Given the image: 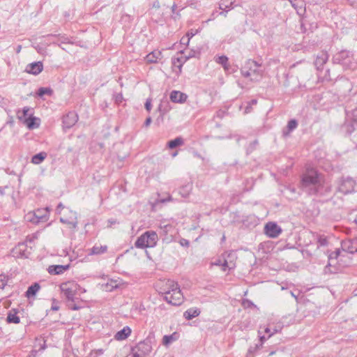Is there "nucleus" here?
Listing matches in <instances>:
<instances>
[{
	"mask_svg": "<svg viewBox=\"0 0 357 357\" xmlns=\"http://www.w3.org/2000/svg\"><path fill=\"white\" fill-rule=\"evenodd\" d=\"M324 177V175L317 169L307 167L305 172L301 175L300 181L301 188L310 195V189L315 188Z\"/></svg>",
	"mask_w": 357,
	"mask_h": 357,
	"instance_id": "1",
	"label": "nucleus"
},
{
	"mask_svg": "<svg viewBox=\"0 0 357 357\" xmlns=\"http://www.w3.org/2000/svg\"><path fill=\"white\" fill-rule=\"evenodd\" d=\"M333 63L341 65L344 69H355L356 63L354 61V54L348 50H341L333 56Z\"/></svg>",
	"mask_w": 357,
	"mask_h": 357,
	"instance_id": "2",
	"label": "nucleus"
},
{
	"mask_svg": "<svg viewBox=\"0 0 357 357\" xmlns=\"http://www.w3.org/2000/svg\"><path fill=\"white\" fill-rule=\"evenodd\" d=\"M158 237L155 231L149 230L139 236L135 242L137 248H154L158 243Z\"/></svg>",
	"mask_w": 357,
	"mask_h": 357,
	"instance_id": "3",
	"label": "nucleus"
},
{
	"mask_svg": "<svg viewBox=\"0 0 357 357\" xmlns=\"http://www.w3.org/2000/svg\"><path fill=\"white\" fill-rule=\"evenodd\" d=\"M166 285L168 287L164 290L162 294H169V297L173 301L172 305L178 306L181 305L183 301V296L178 283L174 282L173 280H168Z\"/></svg>",
	"mask_w": 357,
	"mask_h": 357,
	"instance_id": "4",
	"label": "nucleus"
},
{
	"mask_svg": "<svg viewBox=\"0 0 357 357\" xmlns=\"http://www.w3.org/2000/svg\"><path fill=\"white\" fill-rule=\"evenodd\" d=\"M156 344L155 334L153 331L149 333L146 337L138 342L134 347L142 354L148 356L153 350V346Z\"/></svg>",
	"mask_w": 357,
	"mask_h": 357,
	"instance_id": "5",
	"label": "nucleus"
},
{
	"mask_svg": "<svg viewBox=\"0 0 357 357\" xmlns=\"http://www.w3.org/2000/svg\"><path fill=\"white\" fill-rule=\"evenodd\" d=\"M331 185L326 183L324 178L319 181V184H317L315 188L310 189L309 195L326 196L331 193Z\"/></svg>",
	"mask_w": 357,
	"mask_h": 357,
	"instance_id": "6",
	"label": "nucleus"
},
{
	"mask_svg": "<svg viewBox=\"0 0 357 357\" xmlns=\"http://www.w3.org/2000/svg\"><path fill=\"white\" fill-rule=\"evenodd\" d=\"M60 288L67 302L75 300V296L77 292V284L65 282L61 284Z\"/></svg>",
	"mask_w": 357,
	"mask_h": 357,
	"instance_id": "7",
	"label": "nucleus"
},
{
	"mask_svg": "<svg viewBox=\"0 0 357 357\" xmlns=\"http://www.w3.org/2000/svg\"><path fill=\"white\" fill-rule=\"evenodd\" d=\"M356 181L351 177L342 178L338 185V191L347 195L355 190Z\"/></svg>",
	"mask_w": 357,
	"mask_h": 357,
	"instance_id": "8",
	"label": "nucleus"
},
{
	"mask_svg": "<svg viewBox=\"0 0 357 357\" xmlns=\"http://www.w3.org/2000/svg\"><path fill=\"white\" fill-rule=\"evenodd\" d=\"M79 119L78 114L75 111H70L62 117L63 130L66 131L75 125Z\"/></svg>",
	"mask_w": 357,
	"mask_h": 357,
	"instance_id": "9",
	"label": "nucleus"
},
{
	"mask_svg": "<svg viewBox=\"0 0 357 357\" xmlns=\"http://www.w3.org/2000/svg\"><path fill=\"white\" fill-rule=\"evenodd\" d=\"M264 234L269 238H276L282 232V228L275 222H267L264 228Z\"/></svg>",
	"mask_w": 357,
	"mask_h": 357,
	"instance_id": "10",
	"label": "nucleus"
},
{
	"mask_svg": "<svg viewBox=\"0 0 357 357\" xmlns=\"http://www.w3.org/2000/svg\"><path fill=\"white\" fill-rule=\"evenodd\" d=\"M26 220L34 225L45 222L48 220L47 211L45 212V214H43L40 210H37L33 213H29L26 215Z\"/></svg>",
	"mask_w": 357,
	"mask_h": 357,
	"instance_id": "11",
	"label": "nucleus"
},
{
	"mask_svg": "<svg viewBox=\"0 0 357 357\" xmlns=\"http://www.w3.org/2000/svg\"><path fill=\"white\" fill-rule=\"evenodd\" d=\"M340 254V249H336V250H335V251L327 250L326 255H328V263L324 267V273H336V268H334V270L331 269V267L333 265L331 264V261L333 259H337V257H339Z\"/></svg>",
	"mask_w": 357,
	"mask_h": 357,
	"instance_id": "12",
	"label": "nucleus"
},
{
	"mask_svg": "<svg viewBox=\"0 0 357 357\" xmlns=\"http://www.w3.org/2000/svg\"><path fill=\"white\" fill-rule=\"evenodd\" d=\"M342 248L350 254L357 252V237L342 241L341 243Z\"/></svg>",
	"mask_w": 357,
	"mask_h": 357,
	"instance_id": "13",
	"label": "nucleus"
},
{
	"mask_svg": "<svg viewBox=\"0 0 357 357\" xmlns=\"http://www.w3.org/2000/svg\"><path fill=\"white\" fill-rule=\"evenodd\" d=\"M43 70V64L42 61H35L28 64L25 71L29 74L37 75Z\"/></svg>",
	"mask_w": 357,
	"mask_h": 357,
	"instance_id": "14",
	"label": "nucleus"
},
{
	"mask_svg": "<svg viewBox=\"0 0 357 357\" xmlns=\"http://www.w3.org/2000/svg\"><path fill=\"white\" fill-rule=\"evenodd\" d=\"M328 59V55L326 52H321L318 55L314 62L317 72L323 73L324 65Z\"/></svg>",
	"mask_w": 357,
	"mask_h": 357,
	"instance_id": "15",
	"label": "nucleus"
},
{
	"mask_svg": "<svg viewBox=\"0 0 357 357\" xmlns=\"http://www.w3.org/2000/svg\"><path fill=\"white\" fill-rule=\"evenodd\" d=\"M188 95L180 91L174 90L170 93L169 98L170 100L175 103H184L188 98Z\"/></svg>",
	"mask_w": 357,
	"mask_h": 357,
	"instance_id": "16",
	"label": "nucleus"
},
{
	"mask_svg": "<svg viewBox=\"0 0 357 357\" xmlns=\"http://www.w3.org/2000/svg\"><path fill=\"white\" fill-rule=\"evenodd\" d=\"M40 121V118L34 116L32 113H30L27 119H25L24 124L29 130H33L39 128Z\"/></svg>",
	"mask_w": 357,
	"mask_h": 357,
	"instance_id": "17",
	"label": "nucleus"
},
{
	"mask_svg": "<svg viewBox=\"0 0 357 357\" xmlns=\"http://www.w3.org/2000/svg\"><path fill=\"white\" fill-rule=\"evenodd\" d=\"M70 264L66 265H50L47 271L50 275H61L70 268Z\"/></svg>",
	"mask_w": 357,
	"mask_h": 357,
	"instance_id": "18",
	"label": "nucleus"
},
{
	"mask_svg": "<svg viewBox=\"0 0 357 357\" xmlns=\"http://www.w3.org/2000/svg\"><path fill=\"white\" fill-rule=\"evenodd\" d=\"M298 126V122L295 119H291L287 122V125L282 129V136L287 137Z\"/></svg>",
	"mask_w": 357,
	"mask_h": 357,
	"instance_id": "19",
	"label": "nucleus"
},
{
	"mask_svg": "<svg viewBox=\"0 0 357 357\" xmlns=\"http://www.w3.org/2000/svg\"><path fill=\"white\" fill-rule=\"evenodd\" d=\"M238 6L240 4L236 3V0H220L219 2V8L226 13Z\"/></svg>",
	"mask_w": 357,
	"mask_h": 357,
	"instance_id": "20",
	"label": "nucleus"
},
{
	"mask_svg": "<svg viewBox=\"0 0 357 357\" xmlns=\"http://www.w3.org/2000/svg\"><path fill=\"white\" fill-rule=\"evenodd\" d=\"M191 54H186L184 56H181L180 57H173L172 59V65L174 66V67H176L178 68V71L179 73L181 72V68H182V66L183 65V63L187 61L189 59H190V56Z\"/></svg>",
	"mask_w": 357,
	"mask_h": 357,
	"instance_id": "21",
	"label": "nucleus"
},
{
	"mask_svg": "<svg viewBox=\"0 0 357 357\" xmlns=\"http://www.w3.org/2000/svg\"><path fill=\"white\" fill-rule=\"evenodd\" d=\"M131 332V328L129 326H124L121 330H120L115 334L114 338L116 340H126L130 336Z\"/></svg>",
	"mask_w": 357,
	"mask_h": 357,
	"instance_id": "22",
	"label": "nucleus"
},
{
	"mask_svg": "<svg viewBox=\"0 0 357 357\" xmlns=\"http://www.w3.org/2000/svg\"><path fill=\"white\" fill-rule=\"evenodd\" d=\"M201 313V311L197 307H191L188 309L185 312L183 313V317L187 320H191L193 318H195L198 317Z\"/></svg>",
	"mask_w": 357,
	"mask_h": 357,
	"instance_id": "23",
	"label": "nucleus"
},
{
	"mask_svg": "<svg viewBox=\"0 0 357 357\" xmlns=\"http://www.w3.org/2000/svg\"><path fill=\"white\" fill-rule=\"evenodd\" d=\"M192 190V184L188 183L178 189V194L183 198H187Z\"/></svg>",
	"mask_w": 357,
	"mask_h": 357,
	"instance_id": "24",
	"label": "nucleus"
},
{
	"mask_svg": "<svg viewBox=\"0 0 357 357\" xmlns=\"http://www.w3.org/2000/svg\"><path fill=\"white\" fill-rule=\"evenodd\" d=\"M40 285L39 284V283L34 282L33 284H32L31 285H30L28 287L26 291L25 292V296L28 298L33 297L36 295V294L40 290Z\"/></svg>",
	"mask_w": 357,
	"mask_h": 357,
	"instance_id": "25",
	"label": "nucleus"
},
{
	"mask_svg": "<svg viewBox=\"0 0 357 357\" xmlns=\"http://www.w3.org/2000/svg\"><path fill=\"white\" fill-rule=\"evenodd\" d=\"M59 221L63 223L69 225L70 227L75 229L77 227V220L75 216V213L73 214V217L66 218L61 217Z\"/></svg>",
	"mask_w": 357,
	"mask_h": 357,
	"instance_id": "26",
	"label": "nucleus"
},
{
	"mask_svg": "<svg viewBox=\"0 0 357 357\" xmlns=\"http://www.w3.org/2000/svg\"><path fill=\"white\" fill-rule=\"evenodd\" d=\"M356 127V124L351 120H346L342 125V129L348 136L351 135L355 131Z\"/></svg>",
	"mask_w": 357,
	"mask_h": 357,
	"instance_id": "27",
	"label": "nucleus"
},
{
	"mask_svg": "<svg viewBox=\"0 0 357 357\" xmlns=\"http://www.w3.org/2000/svg\"><path fill=\"white\" fill-rule=\"evenodd\" d=\"M32 110V108L29 107H24L22 108V110H18L17 112V119L21 121L23 123H24V121L25 119H27L29 115L30 114H29V112Z\"/></svg>",
	"mask_w": 357,
	"mask_h": 357,
	"instance_id": "28",
	"label": "nucleus"
},
{
	"mask_svg": "<svg viewBox=\"0 0 357 357\" xmlns=\"http://www.w3.org/2000/svg\"><path fill=\"white\" fill-rule=\"evenodd\" d=\"M107 251V245H94L93 246L89 252V255H99L101 254H104Z\"/></svg>",
	"mask_w": 357,
	"mask_h": 357,
	"instance_id": "29",
	"label": "nucleus"
},
{
	"mask_svg": "<svg viewBox=\"0 0 357 357\" xmlns=\"http://www.w3.org/2000/svg\"><path fill=\"white\" fill-rule=\"evenodd\" d=\"M47 153L45 151H41L38 153L33 155L31 158V162L35 165H39L42 163L47 158Z\"/></svg>",
	"mask_w": 357,
	"mask_h": 357,
	"instance_id": "30",
	"label": "nucleus"
},
{
	"mask_svg": "<svg viewBox=\"0 0 357 357\" xmlns=\"http://www.w3.org/2000/svg\"><path fill=\"white\" fill-rule=\"evenodd\" d=\"M161 52L160 51H153L146 55L145 59L148 63H154L157 62V60L161 56Z\"/></svg>",
	"mask_w": 357,
	"mask_h": 357,
	"instance_id": "31",
	"label": "nucleus"
},
{
	"mask_svg": "<svg viewBox=\"0 0 357 357\" xmlns=\"http://www.w3.org/2000/svg\"><path fill=\"white\" fill-rule=\"evenodd\" d=\"M183 144V139L181 137H177L167 142V147L169 149H174L178 146H182Z\"/></svg>",
	"mask_w": 357,
	"mask_h": 357,
	"instance_id": "32",
	"label": "nucleus"
},
{
	"mask_svg": "<svg viewBox=\"0 0 357 357\" xmlns=\"http://www.w3.org/2000/svg\"><path fill=\"white\" fill-rule=\"evenodd\" d=\"M102 287L106 291H112L119 287V284L117 280H111L109 282L102 284Z\"/></svg>",
	"mask_w": 357,
	"mask_h": 357,
	"instance_id": "33",
	"label": "nucleus"
},
{
	"mask_svg": "<svg viewBox=\"0 0 357 357\" xmlns=\"http://www.w3.org/2000/svg\"><path fill=\"white\" fill-rule=\"evenodd\" d=\"M317 248L320 247H326L328 245V238L327 236L317 234L315 236Z\"/></svg>",
	"mask_w": 357,
	"mask_h": 357,
	"instance_id": "34",
	"label": "nucleus"
},
{
	"mask_svg": "<svg viewBox=\"0 0 357 357\" xmlns=\"http://www.w3.org/2000/svg\"><path fill=\"white\" fill-rule=\"evenodd\" d=\"M13 310L14 311L13 313L11 311L8 313L6 321L9 324H19L20 318L17 315V312L15 309Z\"/></svg>",
	"mask_w": 357,
	"mask_h": 357,
	"instance_id": "35",
	"label": "nucleus"
},
{
	"mask_svg": "<svg viewBox=\"0 0 357 357\" xmlns=\"http://www.w3.org/2000/svg\"><path fill=\"white\" fill-rule=\"evenodd\" d=\"M54 93L53 90L50 87H40L36 94L38 97L43 98L45 95L52 96Z\"/></svg>",
	"mask_w": 357,
	"mask_h": 357,
	"instance_id": "36",
	"label": "nucleus"
},
{
	"mask_svg": "<svg viewBox=\"0 0 357 357\" xmlns=\"http://www.w3.org/2000/svg\"><path fill=\"white\" fill-rule=\"evenodd\" d=\"M178 334L174 332L171 335H165L162 338V344L165 346L169 345L172 342L177 340Z\"/></svg>",
	"mask_w": 357,
	"mask_h": 357,
	"instance_id": "37",
	"label": "nucleus"
},
{
	"mask_svg": "<svg viewBox=\"0 0 357 357\" xmlns=\"http://www.w3.org/2000/svg\"><path fill=\"white\" fill-rule=\"evenodd\" d=\"M317 76L319 79H321L323 81H329L332 79L330 75V70L328 68H324L323 73L319 72L317 73Z\"/></svg>",
	"mask_w": 357,
	"mask_h": 357,
	"instance_id": "38",
	"label": "nucleus"
},
{
	"mask_svg": "<svg viewBox=\"0 0 357 357\" xmlns=\"http://www.w3.org/2000/svg\"><path fill=\"white\" fill-rule=\"evenodd\" d=\"M47 37H49V38L50 37H56V38H58V42H61V43H65V44L70 43V39L65 34H63V35H61V34H58V35H56V34H48L47 36Z\"/></svg>",
	"mask_w": 357,
	"mask_h": 357,
	"instance_id": "39",
	"label": "nucleus"
},
{
	"mask_svg": "<svg viewBox=\"0 0 357 357\" xmlns=\"http://www.w3.org/2000/svg\"><path fill=\"white\" fill-rule=\"evenodd\" d=\"M262 348L261 343L255 344V346H250L248 350L247 357H252L253 354Z\"/></svg>",
	"mask_w": 357,
	"mask_h": 357,
	"instance_id": "40",
	"label": "nucleus"
},
{
	"mask_svg": "<svg viewBox=\"0 0 357 357\" xmlns=\"http://www.w3.org/2000/svg\"><path fill=\"white\" fill-rule=\"evenodd\" d=\"M298 82V79L296 77H294L293 75L289 76L288 75H286V79L284 82V86L287 88L291 87V84L294 83L296 84Z\"/></svg>",
	"mask_w": 357,
	"mask_h": 357,
	"instance_id": "41",
	"label": "nucleus"
},
{
	"mask_svg": "<svg viewBox=\"0 0 357 357\" xmlns=\"http://www.w3.org/2000/svg\"><path fill=\"white\" fill-rule=\"evenodd\" d=\"M158 110L160 113L165 115L169 110V102L167 101L161 102L158 107Z\"/></svg>",
	"mask_w": 357,
	"mask_h": 357,
	"instance_id": "42",
	"label": "nucleus"
},
{
	"mask_svg": "<svg viewBox=\"0 0 357 357\" xmlns=\"http://www.w3.org/2000/svg\"><path fill=\"white\" fill-rule=\"evenodd\" d=\"M15 249L16 250L18 251V253L17 255V257L27 258V256L25 254L26 245L24 244H19L18 247L16 248Z\"/></svg>",
	"mask_w": 357,
	"mask_h": 357,
	"instance_id": "43",
	"label": "nucleus"
},
{
	"mask_svg": "<svg viewBox=\"0 0 357 357\" xmlns=\"http://www.w3.org/2000/svg\"><path fill=\"white\" fill-rule=\"evenodd\" d=\"M241 305L244 309L257 308V305H255L252 301L247 298H244L242 300Z\"/></svg>",
	"mask_w": 357,
	"mask_h": 357,
	"instance_id": "44",
	"label": "nucleus"
},
{
	"mask_svg": "<svg viewBox=\"0 0 357 357\" xmlns=\"http://www.w3.org/2000/svg\"><path fill=\"white\" fill-rule=\"evenodd\" d=\"M238 67L237 65H231L228 63L225 68L224 70L227 74H233L237 72Z\"/></svg>",
	"mask_w": 357,
	"mask_h": 357,
	"instance_id": "45",
	"label": "nucleus"
},
{
	"mask_svg": "<svg viewBox=\"0 0 357 357\" xmlns=\"http://www.w3.org/2000/svg\"><path fill=\"white\" fill-rule=\"evenodd\" d=\"M228 57L225 55H222L215 59L216 63L220 64L224 68L229 63H228Z\"/></svg>",
	"mask_w": 357,
	"mask_h": 357,
	"instance_id": "46",
	"label": "nucleus"
},
{
	"mask_svg": "<svg viewBox=\"0 0 357 357\" xmlns=\"http://www.w3.org/2000/svg\"><path fill=\"white\" fill-rule=\"evenodd\" d=\"M258 144H259V142L257 139H255L254 141L250 142L246 149L247 154H250V153H252L256 149Z\"/></svg>",
	"mask_w": 357,
	"mask_h": 357,
	"instance_id": "47",
	"label": "nucleus"
},
{
	"mask_svg": "<svg viewBox=\"0 0 357 357\" xmlns=\"http://www.w3.org/2000/svg\"><path fill=\"white\" fill-rule=\"evenodd\" d=\"M8 281V276L5 274L0 275V289H3Z\"/></svg>",
	"mask_w": 357,
	"mask_h": 357,
	"instance_id": "48",
	"label": "nucleus"
},
{
	"mask_svg": "<svg viewBox=\"0 0 357 357\" xmlns=\"http://www.w3.org/2000/svg\"><path fill=\"white\" fill-rule=\"evenodd\" d=\"M172 18L174 20H176L177 19H179L180 17H181V15H180V10L177 11L176 9H177V5L174 3V4L172 6Z\"/></svg>",
	"mask_w": 357,
	"mask_h": 357,
	"instance_id": "49",
	"label": "nucleus"
},
{
	"mask_svg": "<svg viewBox=\"0 0 357 357\" xmlns=\"http://www.w3.org/2000/svg\"><path fill=\"white\" fill-rule=\"evenodd\" d=\"M214 265L215 266H221L222 267V271H225L227 268L228 267V263L226 259H224L222 261L221 259L216 260L214 263Z\"/></svg>",
	"mask_w": 357,
	"mask_h": 357,
	"instance_id": "50",
	"label": "nucleus"
},
{
	"mask_svg": "<svg viewBox=\"0 0 357 357\" xmlns=\"http://www.w3.org/2000/svg\"><path fill=\"white\" fill-rule=\"evenodd\" d=\"M67 306L69 310H78L81 308V306L76 304L74 301H68Z\"/></svg>",
	"mask_w": 357,
	"mask_h": 357,
	"instance_id": "51",
	"label": "nucleus"
},
{
	"mask_svg": "<svg viewBox=\"0 0 357 357\" xmlns=\"http://www.w3.org/2000/svg\"><path fill=\"white\" fill-rule=\"evenodd\" d=\"M130 352L132 354V357H145L146 356L144 354H142L138 350H137L136 348L134 347H131L130 348Z\"/></svg>",
	"mask_w": 357,
	"mask_h": 357,
	"instance_id": "52",
	"label": "nucleus"
},
{
	"mask_svg": "<svg viewBox=\"0 0 357 357\" xmlns=\"http://www.w3.org/2000/svg\"><path fill=\"white\" fill-rule=\"evenodd\" d=\"M291 5L296 9L297 13L298 15H302V13L305 12V8L303 7V6H298L296 3H291Z\"/></svg>",
	"mask_w": 357,
	"mask_h": 357,
	"instance_id": "53",
	"label": "nucleus"
},
{
	"mask_svg": "<svg viewBox=\"0 0 357 357\" xmlns=\"http://www.w3.org/2000/svg\"><path fill=\"white\" fill-rule=\"evenodd\" d=\"M272 330V332L267 335V338H271L274 334L280 332L282 330V327L280 326H275Z\"/></svg>",
	"mask_w": 357,
	"mask_h": 357,
	"instance_id": "54",
	"label": "nucleus"
},
{
	"mask_svg": "<svg viewBox=\"0 0 357 357\" xmlns=\"http://www.w3.org/2000/svg\"><path fill=\"white\" fill-rule=\"evenodd\" d=\"M258 333H259V343H261V346L263 347V344H264V342L267 340H269L270 338H267V336L263 335H261V331H258Z\"/></svg>",
	"mask_w": 357,
	"mask_h": 357,
	"instance_id": "55",
	"label": "nucleus"
},
{
	"mask_svg": "<svg viewBox=\"0 0 357 357\" xmlns=\"http://www.w3.org/2000/svg\"><path fill=\"white\" fill-rule=\"evenodd\" d=\"M199 31V29H196V30H194V29H190V31H188L186 33V36H188L190 39L191 38H192L194 36H195L196 34H197Z\"/></svg>",
	"mask_w": 357,
	"mask_h": 357,
	"instance_id": "56",
	"label": "nucleus"
},
{
	"mask_svg": "<svg viewBox=\"0 0 357 357\" xmlns=\"http://www.w3.org/2000/svg\"><path fill=\"white\" fill-rule=\"evenodd\" d=\"M351 120L356 124L357 126V108L354 109L351 112Z\"/></svg>",
	"mask_w": 357,
	"mask_h": 357,
	"instance_id": "57",
	"label": "nucleus"
},
{
	"mask_svg": "<svg viewBox=\"0 0 357 357\" xmlns=\"http://www.w3.org/2000/svg\"><path fill=\"white\" fill-rule=\"evenodd\" d=\"M144 107H145V109L149 112H150V111L151 110V108H152V104H151V98H147L146 99V102L144 104Z\"/></svg>",
	"mask_w": 357,
	"mask_h": 357,
	"instance_id": "58",
	"label": "nucleus"
},
{
	"mask_svg": "<svg viewBox=\"0 0 357 357\" xmlns=\"http://www.w3.org/2000/svg\"><path fill=\"white\" fill-rule=\"evenodd\" d=\"M246 66H254L255 68H258L259 66H261V64L259 63L257 61H254V60H251V59H249L247 62H246Z\"/></svg>",
	"mask_w": 357,
	"mask_h": 357,
	"instance_id": "59",
	"label": "nucleus"
},
{
	"mask_svg": "<svg viewBox=\"0 0 357 357\" xmlns=\"http://www.w3.org/2000/svg\"><path fill=\"white\" fill-rule=\"evenodd\" d=\"M179 243L183 247L188 248L190 246V241L185 238H181Z\"/></svg>",
	"mask_w": 357,
	"mask_h": 357,
	"instance_id": "60",
	"label": "nucleus"
},
{
	"mask_svg": "<svg viewBox=\"0 0 357 357\" xmlns=\"http://www.w3.org/2000/svg\"><path fill=\"white\" fill-rule=\"evenodd\" d=\"M188 54H193V55H190L191 56L190 58L198 57L200 55V51L190 50Z\"/></svg>",
	"mask_w": 357,
	"mask_h": 357,
	"instance_id": "61",
	"label": "nucleus"
},
{
	"mask_svg": "<svg viewBox=\"0 0 357 357\" xmlns=\"http://www.w3.org/2000/svg\"><path fill=\"white\" fill-rule=\"evenodd\" d=\"M190 40V39L188 36H184L181 38L180 42L181 45H188Z\"/></svg>",
	"mask_w": 357,
	"mask_h": 357,
	"instance_id": "62",
	"label": "nucleus"
},
{
	"mask_svg": "<svg viewBox=\"0 0 357 357\" xmlns=\"http://www.w3.org/2000/svg\"><path fill=\"white\" fill-rule=\"evenodd\" d=\"M115 102L117 104H119L122 102L123 100V95L122 93H116L114 97Z\"/></svg>",
	"mask_w": 357,
	"mask_h": 357,
	"instance_id": "63",
	"label": "nucleus"
},
{
	"mask_svg": "<svg viewBox=\"0 0 357 357\" xmlns=\"http://www.w3.org/2000/svg\"><path fill=\"white\" fill-rule=\"evenodd\" d=\"M241 73L242 76H243L244 77H248L251 75V73H250V70L249 68L247 70H245L244 68L241 69Z\"/></svg>",
	"mask_w": 357,
	"mask_h": 357,
	"instance_id": "64",
	"label": "nucleus"
}]
</instances>
